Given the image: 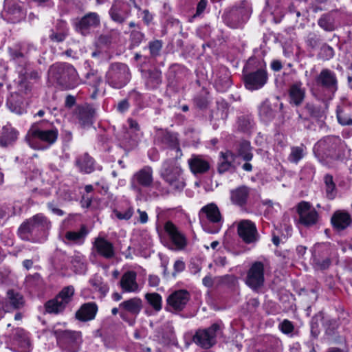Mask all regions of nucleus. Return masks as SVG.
<instances>
[{
    "mask_svg": "<svg viewBox=\"0 0 352 352\" xmlns=\"http://www.w3.org/2000/svg\"><path fill=\"white\" fill-rule=\"evenodd\" d=\"M190 170L194 174H204L210 169V164L199 155H193L188 160Z\"/></svg>",
    "mask_w": 352,
    "mask_h": 352,
    "instance_id": "obj_24",
    "label": "nucleus"
},
{
    "mask_svg": "<svg viewBox=\"0 0 352 352\" xmlns=\"http://www.w3.org/2000/svg\"><path fill=\"white\" fill-rule=\"evenodd\" d=\"M14 102H15V100H14V96H11V97L10 98H8V105L9 107V108L10 109V110L16 113H18V114H20L23 112V108L21 107V105L19 104H14Z\"/></svg>",
    "mask_w": 352,
    "mask_h": 352,
    "instance_id": "obj_49",
    "label": "nucleus"
},
{
    "mask_svg": "<svg viewBox=\"0 0 352 352\" xmlns=\"http://www.w3.org/2000/svg\"><path fill=\"white\" fill-rule=\"evenodd\" d=\"M100 17L96 12H89L84 16L77 25L78 30L85 35L91 28H96L100 24Z\"/></svg>",
    "mask_w": 352,
    "mask_h": 352,
    "instance_id": "obj_19",
    "label": "nucleus"
},
{
    "mask_svg": "<svg viewBox=\"0 0 352 352\" xmlns=\"http://www.w3.org/2000/svg\"><path fill=\"white\" fill-rule=\"evenodd\" d=\"M86 77L89 80V83L94 87H98L102 80L101 77L96 76L94 72L87 73Z\"/></svg>",
    "mask_w": 352,
    "mask_h": 352,
    "instance_id": "obj_51",
    "label": "nucleus"
},
{
    "mask_svg": "<svg viewBox=\"0 0 352 352\" xmlns=\"http://www.w3.org/2000/svg\"><path fill=\"white\" fill-rule=\"evenodd\" d=\"M27 76L25 78H21L19 82V91L21 93L27 94L31 89L30 82L27 81L29 78L30 79H37L38 78V74L36 71H32L30 73H27Z\"/></svg>",
    "mask_w": 352,
    "mask_h": 352,
    "instance_id": "obj_36",
    "label": "nucleus"
},
{
    "mask_svg": "<svg viewBox=\"0 0 352 352\" xmlns=\"http://www.w3.org/2000/svg\"><path fill=\"white\" fill-rule=\"evenodd\" d=\"M58 137L56 130H41L36 126H32L26 136L29 145L34 149H44L47 146L39 144V142L51 145L54 143Z\"/></svg>",
    "mask_w": 352,
    "mask_h": 352,
    "instance_id": "obj_3",
    "label": "nucleus"
},
{
    "mask_svg": "<svg viewBox=\"0 0 352 352\" xmlns=\"http://www.w3.org/2000/svg\"><path fill=\"white\" fill-rule=\"evenodd\" d=\"M235 155L230 151L221 153V157L218 165V171L219 173H223L228 170L234 161Z\"/></svg>",
    "mask_w": 352,
    "mask_h": 352,
    "instance_id": "obj_30",
    "label": "nucleus"
},
{
    "mask_svg": "<svg viewBox=\"0 0 352 352\" xmlns=\"http://www.w3.org/2000/svg\"><path fill=\"white\" fill-rule=\"evenodd\" d=\"M120 286L124 292L138 291V284L136 282V273L133 271H128L124 273L120 280Z\"/></svg>",
    "mask_w": 352,
    "mask_h": 352,
    "instance_id": "obj_25",
    "label": "nucleus"
},
{
    "mask_svg": "<svg viewBox=\"0 0 352 352\" xmlns=\"http://www.w3.org/2000/svg\"><path fill=\"white\" fill-rule=\"evenodd\" d=\"M260 116L264 119L268 120L274 116V111L270 104L264 102L261 104L259 111Z\"/></svg>",
    "mask_w": 352,
    "mask_h": 352,
    "instance_id": "obj_46",
    "label": "nucleus"
},
{
    "mask_svg": "<svg viewBox=\"0 0 352 352\" xmlns=\"http://www.w3.org/2000/svg\"><path fill=\"white\" fill-rule=\"evenodd\" d=\"M88 232L85 226H82L80 230L77 232L69 231L65 234V239L74 243H78L84 240Z\"/></svg>",
    "mask_w": 352,
    "mask_h": 352,
    "instance_id": "obj_34",
    "label": "nucleus"
},
{
    "mask_svg": "<svg viewBox=\"0 0 352 352\" xmlns=\"http://www.w3.org/2000/svg\"><path fill=\"white\" fill-rule=\"evenodd\" d=\"M129 104L127 100H122L118 104L117 109L120 112H124L128 109Z\"/></svg>",
    "mask_w": 352,
    "mask_h": 352,
    "instance_id": "obj_62",
    "label": "nucleus"
},
{
    "mask_svg": "<svg viewBox=\"0 0 352 352\" xmlns=\"http://www.w3.org/2000/svg\"><path fill=\"white\" fill-rule=\"evenodd\" d=\"M238 234L246 243H255L258 237L255 224L250 220H243L239 223Z\"/></svg>",
    "mask_w": 352,
    "mask_h": 352,
    "instance_id": "obj_15",
    "label": "nucleus"
},
{
    "mask_svg": "<svg viewBox=\"0 0 352 352\" xmlns=\"http://www.w3.org/2000/svg\"><path fill=\"white\" fill-rule=\"evenodd\" d=\"M324 324L327 327V332L331 334L338 327V321L336 319H327L324 321Z\"/></svg>",
    "mask_w": 352,
    "mask_h": 352,
    "instance_id": "obj_53",
    "label": "nucleus"
},
{
    "mask_svg": "<svg viewBox=\"0 0 352 352\" xmlns=\"http://www.w3.org/2000/svg\"><path fill=\"white\" fill-rule=\"evenodd\" d=\"M162 47V43L160 40H155L149 43L148 48L151 56L156 57L160 54Z\"/></svg>",
    "mask_w": 352,
    "mask_h": 352,
    "instance_id": "obj_45",
    "label": "nucleus"
},
{
    "mask_svg": "<svg viewBox=\"0 0 352 352\" xmlns=\"http://www.w3.org/2000/svg\"><path fill=\"white\" fill-rule=\"evenodd\" d=\"M199 214H206V218L212 223H217L221 221V215L217 206L213 203L204 206Z\"/></svg>",
    "mask_w": 352,
    "mask_h": 352,
    "instance_id": "obj_28",
    "label": "nucleus"
},
{
    "mask_svg": "<svg viewBox=\"0 0 352 352\" xmlns=\"http://www.w3.org/2000/svg\"><path fill=\"white\" fill-rule=\"evenodd\" d=\"M75 103H76V98L73 96L68 95L66 97V100H65V107H66L71 108L72 107H73L75 104Z\"/></svg>",
    "mask_w": 352,
    "mask_h": 352,
    "instance_id": "obj_64",
    "label": "nucleus"
},
{
    "mask_svg": "<svg viewBox=\"0 0 352 352\" xmlns=\"http://www.w3.org/2000/svg\"><path fill=\"white\" fill-rule=\"evenodd\" d=\"M305 110L310 115L311 117L314 118H321L324 115V111L321 107L314 104H306L305 106Z\"/></svg>",
    "mask_w": 352,
    "mask_h": 352,
    "instance_id": "obj_41",
    "label": "nucleus"
},
{
    "mask_svg": "<svg viewBox=\"0 0 352 352\" xmlns=\"http://www.w3.org/2000/svg\"><path fill=\"white\" fill-rule=\"evenodd\" d=\"M318 25L327 31H331L334 29V26L329 17L323 16L318 21Z\"/></svg>",
    "mask_w": 352,
    "mask_h": 352,
    "instance_id": "obj_48",
    "label": "nucleus"
},
{
    "mask_svg": "<svg viewBox=\"0 0 352 352\" xmlns=\"http://www.w3.org/2000/svg\"><path fill=\"white\" fill-rule=\"evenodd\" d=\"M195 102L197 106L201 109L205 108L208 104L206 98L203 96L197 97L195 99Z\"/></svg>",
    "mask_w": 352,
    "mask_h": 352,
    "instance_id": "obj_60",
    "label": "nucleus"
},
{
    "mask_svg": "<svg viewBox=\"0 0 352 352\" xmlns=\"http://www.w3.org/2000/svg\"><path fill=\"white\" fill-rule=\"evenodd\" d=\"M185 269V264L182 261H176L174 264V272L173 275L175 276L177 273L182 272Z\"/></svg>",
    "mask_w": 352,
    "mask_h": 352,
    "instance_id": "obj_58",
    "label": "nucleus"
},
{
    "mask_svg": "<svg viewBox=\"0 0 352 352\" xmlns=\"http://www.w3.org/2000/svg\"><path fill=\"white\" fill-rule=\"evenodd\" d=\"M130 12V6L121 0H114L109 11L111 20L118 24L124 23Z\"/></svg>",
    "mask_w": 352,
    "mask_h": 352,
    "instance_id": "obj_13",
    "label": "nucleus"
},
{
    "mask_svg": "<svg viewBox=\"0 0 352 352\" xmlns=\"http://www.w3.org/2000/svg\"><path fill=\"white\" fill-rule=\"evenodd\" d=\"M142 307V300L137 297L124 300L119 305V308L122 311H125L133 316H137Z\"/></svg>",
    "mask_w": 352,
    "mask_h": 352,
    "instance_id": "obj_23",
    "label": "nucleus"
},
{
    "mask_svg": "<svg viewBox=\"0 0 352 352\" xmlns=\"http://www.w3.org/2000/svg\"><path fill=\"white\" fill-rule=\"evenodd\" d=\"M76 166L80 168V171L85 173H89L94 169V160L87 153H85L76 159Z\"/></svg>",
    "mask_w": 352,
    "mask_h": 352,
    "instance_id": "obj_29",
    "label": "nucleus"
},
{
    "mask_svg": "<svg viewBox=\"0 0 352 352\" xmlns=\"http://www.w3.org/2000/svg\"><path fill=\"white\" fill-rule=\"evenodd\" d=\"M53 332L58 342L63 345H65L69 351L72 352L78 351V346L81 341L80 332L61 329H54Z\"/></svg>",
    "mask_w": 352,
    "mask_h": 352,
    "instance_id": "obj_8",
    "label": "nucleus"
},
{
    "mask_svg": "<svg viewBox=\"0 0 352 352\" xmlns=\"http://www.w3.org/2000/svg\"><path fill=\"white\" fill-rule=\"evenodd\" d=\"M4 9L8 14L13 16L14 20L16 21L21 20L25 16L22 8L14 0H5Z\"/></svg>",
    "mask_w": 352,
    "mask_h": 352,
    "instance_id": "obj_27",
    "label": "nucleus"
},
{
    "mask_svg": "<svg viewBox=\"0 0 352 352\" xmlns=\"http://www.w3.org/2000/svg\"><path fill=\"white\" fill-rule=\"evenodd\" d=\"M147 82L151 84L153 87H155L161 83V72L157 69L148 70Z\"/></svg>",
    "mask_w": 352,
    "mask_h": 352,
    "instance_id": "obj_42",
    "label": "nucleus"
},
{
    "mask_svg": "<svg viewBox=\"0 0 352 352\" xmlns=\"http://www.w3.org/2000/svg\"><path fill=\"white\" fill-rule=\"evenodd\" d=\"M250 144L248 141H242L239 144L238 154L245 161H250L252 159Z\"/></svg>",
    "mask_w": 352,
    "mask_h": 352,
    "instance_id": "obj_37",
    "label": "nucleus"
},
{
    "mask_svg": "<svg viewBox=\"0 0 352 352\" xmlns=\"http://www.w3.org/2000/svg\"><path fill=\"white\" fill-rule=\"evenodd\" d=\"M190 298V295L187 290H176L167 297L165 309L171 313H179L184 309Z\"/></svg>",
    "mask_w": 352,
    "mask_h": 352,
    "instance_id": "obj_6",
    "label": "nucleus"
},
{
    "mask_svg": "<svg viewBox=\"0 0 352 352\" xmlns=\"http://www.w3.org/2000/svg\"><path fill=\"white\" fill-rule=\"evenodd\" d=\"M161 176L175 190L181 191L186 185L182 170L176 161L165 162L161 171Z\"/></svg>",
    "mask_w": 352,
    "mask_h": 352,
    "instance_id": "obj_2",
    "label": "nucleus"
},
{
    "mask_svg": "<svg viewBox=\"0 0 352 352\" xmlns=\"http://www.w3.org/2000/svg\"><path fill=\"white\" fill-rule=\"evenodd\" d=\"M267 80V72L261 69L250 72L244 76L245 87L252 91L258 89L263 87Z\"/></svg>",
    "mask_w": 352,
    "mask_h": 352,
    "instance_id": "obj_14",
    "label": "nucleus"
},
{
    "mask_svg": "<svg viewBox=\"0 0 352 352\" xmlns=\"http://www.w3.org/2000/svg\"><path fill=\"white\" fill-rule=\"evenodd\" d=\"M67 35L66 32L61 33H52L50 35V38L53 41H56L57 42L63 41Z\"/></svg>",
    "mask_w": 352,
    "mask_h": 352,
    "instance_id": "obj_61",
    "label": "nucleus"
},
{
    "mask_svg": "<svg viewBox=\"0 0 352 352\" xmlns=\"http://www.w3.org/2000/svg\"><path fill=\"white\" fill-rule=\"evenodd\" d=\"M331 263V259L329 258H327L321 261H318L317 263L318 265L320 267L321 270H326L327 269Z\"/></svg>",
    "mask_w": 352,
    "mask_h": 352,
    "instance_id": "obj_63",
    "label": "nucleus"
},
{
    "mask_svg": "<svg viewBox=\"0 0 352 352\" xmlns=\"http://www.w3.org/2000/svg\"><path fill=\"white\" fill-rule=\"evenodd\" d=\"M239 127L243 131H248L251 126V120L244 117L240 118L239 120Z\"/></svg>",
    "mask_w": 352,
    "mask_h": 352,
    "instance_id": "obj_57",
    "label": "nucleus"
},
{
    "mask_svg": "<svg viewBox=\"0 0 352 352\" xmlns=\"http://www.w3.org/2000/svg\"><path fill=\"white\" fill-rule=\"evenodd\" d=\"M50 222L43 215L38 214L24 222L19 228V231L21 232L28 233L32 232L36 228H47Z\"/></svg>",
    "mask_w": 352,
    "mask_h": 352,
    "instance_id": "obj_17",
    "label": "nucleus"
},
{
    "mask_svg": "<svg viewBox=\"0 0 352 352\" xmlns=\"http://www.w3.org/2000/svg\"><path fill=\"white\" fill-rule=\"evenodd\" d=\"M14 338L24 352L30 351L31 343L23 329H16Z\"/></svg>",
    "mask_w": 352,
    "mask_h": 352,
    "instance_id": "obj_33",
    "label": "nucleus"
},
{
    "mask_svg": "<svg viewBox=\"0 0 352 352\" xmlns=\"http://www.w3.org/2000/svg\"><path fill=\"white\" fill-rule=\"evenodd\" d=\"M321 55L324 59H329L333 56V50L330 46L324 45L321 48Z\"/></svg>",
    "mask_w": 352,
    "mask_h": 352,
    "instance_id": "obj_55",
    "label": "nucleus"
},
{
    "mask_svg": "<svg viewBox=\"0 0 352 352\" xmlns=\"http://www.w3.org/2000/svg\"><path fill=\"white\" fill-rule=\"evenodd\" d=\"M304 157V148L302 146H294L291 148V153L288 160L293 163H298Z\"/></svg>",
    "mask_w": 352,
    "mask_h": 352,
    "instance_id": "obj_43",
    "label": "nucleus"
},
{
    "mask_svg": "<svg viewBox=\"0 0 352 352\" xmlns=\"http://www.w3.org/2000/svg\"><path fill=\"white\" fill-rule=\"evenodd\" d=\"M97 310L98 307L95 303H85L76 312V316L81 321L91 320L95 318Z\"/></svg>",
    "mask_w": 352,
    "mask_h": 352,
    "instance_id": "obj_26",
    "label": "nucleus"
},
{
    "mask_svg": "<svg viewBox=\"0 0 352 352\" xmlns=\"http://www.w3.org/2000/svg\"><path fill=\"white\" fill-rule=\"evenodd\" d=\"M21 46H16L15 47H10L9 52L13 59H18L23 57V54L20 52Z\"/></svg>",
    "mask_w": 352,
    "mask_h": 352,
    "instance_id": "obj_56",
    "label": "nucleus"
},
{
    "mask_svg": "<svg viewBox=\"0 0 352 352\" xmlns=\"http://www.w3.org/2000/svg\"><path fill=\"white\" fill-rule=\"evenodd\" d=\"M48 78L64 89L75 87L78 81L76 69L67 63H56L52 65L48 71Z\"/></svg>",
    "mask_w": 352,
    "mask_h": 352,
    "instance_id": "obj_1",
    "label": "nucleus"
},
{
    "mask_svg": "<svg viewBox=\"0 0 352 352\" xmlns=\"http://www.w3.org/2000/svg\"><path fill=\"white\" fill-rule=\"evenodd\" d=\"M144 34L139 31L133 30L131 33V45H138L142 41Z\"/></svg>",
    "mask_w": 352,
    "mask_h": 352,
    "instance_id": "obj_50",
    "label": "nucleus"
},
{
    "mask_svg": "<svg viewBox=\"0 0 352 352\" xmlns=\"http://www.w3.org/2000/svg\"><path fill=\"white\" fill-rule=\"evenodd\" d=\"M17 137L16 132L10 126H4L0 135V144L7 146L14 142Z\"/></svg>",
    "mask_w": 352,
    "mask_h": 352,
    "instance_id": "obj_32",
    "label": "nucleus"
},
{
    "mask_svg": "<svg viewBox=\"0 0 352 352\" xmlns=\"http://www.w3.org/2000/svg\"><path fill=\"white\" fill-rule=\"evenodd\" d=\"M7 294L9 302L13 308L19 309L23 306L24 300L21 294L12 289L8 290Z\"/></svg>",
    "mask_w": 352,
    "mask_h": 352,
    "instance_id": "obj_35",
    "label": "nucleus"
},
{
    "mask_svg": "<svg viewBox=\"0 0 352 352\" xmlns=\"http://www.w3.org/2000/svg\"><path fill=\"white\" fill-rule=\"evenodd\" d=\"M337 118L342 125H352V119L340 109L337 111Z\"/></svg>",
    "mask_w": 352,
    "mask_h": 352,
    "instance_id": "obj_47",
    "label": "nucleus"
},
{
    "mask_svg": "<svg viewBox=\"0 0 352 352\" xmlns=\"http://www.w3.org/2000/svg\"><path fill=\"white\" fill-rule=\"evenodd\" d=\"M264 280V265L256 261L248 272L245 283L253 290H256L263 285Z\"/></svg>",
    "mask_w": 352,
    "mask_h": 352,
    "instance_id": "obj_9",
    "label": "nucleus"
},
{
    "mask_svg": "<svg viewBox=\"0 0 352 352\" xmlns=\"http://www.w3.org/2000/svg\"><path fill=\"white\" fill-rule=\"evenodd\" d=\"M331 223L337 230H343L352 223L351 215L344 211H336L331 217Z\"/></svg>",
    "mask_w": 352,
    "mask_h": 352,
    "instance_id": "obj_20",
    "label": "nucleus"
},
{
    "mask_svg": "<svg viewBox=\"0 0 352 352\" xmlns=\"http://www.w3.org/2000/svg\"><path fill=\"white\" fill-rule=\"evenodd\" d=\"M220 327L213 324L208 329L198 330L193 336V341L204 349H210L216 343V337Z\"/></svg>",
    "mask_w": 352,
    "mask_h": 352,
    "instance_id": "obj_7",
    "label": "nucleus"
},
{
    "mask_svg": "<svg viewBox=\"0 0 352 352\" xmlns=\"http://www.w3.org/2000/svg\"><path fill=\"white\" fill-rule=\"evenodd\" d=\"M164 229L170 238L172 242L179 249L184 248L186 245V239L184 235L178 231L177 227L171 221H167L165 223Z\"/></svg>",
    "mask_w": 352,
    "mask_h": 352,
    "instance_id": "obj_22",
    "label": "nucleus"
},
{
    "mask_svg": "<svg viewBox=\"0 0 352 352\" xmlns=\"http://www.w3.org/2000/svg\"><path fill=\"white\" fill-rule=\"evenodd\" d=\"M74 294V288L72 286L64 287L55 298L45 303L46 311L54 314L61 312L72 300Z\"/></svg>",
    "mask_w": 352,
    "mask_h": 352,
    "instance_id": "obj_5",
    "label": "nucleus"
},
{
    "mask_svg": "<svg viewBox=\"0 0 352 352\" xmlns=\"http://www.w3.org/2000/svg\"><path fill=\"white\" fill-rule=\"evenodd\" d=\"M297 212L299 215V222L305 226H311L318 221V212L308 202L299 203L297 206Z\"/></svg>",
    "mask_w": 352,
    "mask_h": 352,
    "instance_id": "obj_11",
    "label": "nucleus"
},
{
    "mask_svg": "<svg viewBox=\"0 0 352 352\" xmlns=\"http://www.w3.org/2000/svg\"><path fill=\"white\" fill-rule=\"evenodd\" d=\"M157 135L160 137L162 142L168 146H175L177 145V138L170 132L159 130Z\"/></svg>",
    "mask_w": 352,
    "mask_h": 352,
    "instance_id": "obj_40",
    "label": "nucleus"
},
{
    "mask_svg": "<svg viewBox=\"0 0 352 352\" xmlns=\"http://www.w3.org/2000/svg\"><path fill=\"white\" fill-rule=\"evenodd\" d=\"M280 329L284 333H289L294 330V325L288 320H284L279 325Z\"/></svg>",
    "mask_w": 352,
    "mask_h": 352,
    "instance_id": "obj_52",
    "label": "nucleus"
},
{
    "mask_svg": "<svg viewBox=\"0 0 352 352\" xmlns=\"http://www.w3.org/2000/svg\"><path fill=\"white\" fill-rule=\"evenodd\" d=\"M114 213H115L116 216L119 219L128 220L133 215V210L131 208H128L127 210H126L123 212H120V211L115 210Z\"/></svg>",
    "mask_w": 352,
    "mask_h": 352,
    "instance_id": "obj_54",
    "label": "nucleus"
},
{
    "mask_svg": "<svg viewBox=\"0 0 352 352\" xmlns=\"http://www.w3.org/2000/svg\"><path fill=\"white\" fill-rule=\"evenodd\" d=\"M249 191L245 186L239 187L231 192V201L239 206L245 204Z\"/></svg>",
    "mask_w": 352,
    "mask_h": 352,
    "instance_id": "obj_31",
    "label": "nucleus"
},
{
    "mask_svg": "<svg viewBox=\"0 0 352 352\" xmlns=\"http://www.w3.org/2000/svg\"><path fill=\"white\" fill-rule=\"evenodd\" d=\"M317 85L322 87L331 94L338 90V80L335 73L330 69H323L316 76Z\"/></svg>",
    "mask_w": 352,
    "mask_h": 352,
    "instance_id": "obj_12",
    "label": "nucleus"
},
{
    "mask_svg": "<svg viewBox=\"0 0 352 352\" xmlns=\"http://www.w3.org/2000/svg\"><path fill=\"white\" fill-rule=\"evenodd\" d=\"M331 144H334L335 146H337L338 144H341V140L339 139L338 138L327 137V138H324V140L319 141L318 142V148H323L326 145H329ZM331 148L332 150H334V149H336V146H333V145H331Z\"/></svg>",
    "mask_w": 352,
    "mask_h": 352,
    "instance_id": "obj_44",
    "label": "nucleus"
},
{
    "mask_svg": "<svg viewBox=\"0 0 352 352\" xmlns=\"http://www.w3.org/2000/svg\"><path fill=\"white\" fill-rule=\"evenodd\" d=\"M153 182V170L150 166H145L136 172L131 178V188L140 192V186L149 188Z\"/></svg>",
    "mask_w": 352,
    "mask_h": 352,
    "instance_id": "obj_10",
    "label": "nucleus"
},
{
    "mask_svg": "<svg viewBox=\"0 0 352 352\" xmlns=\"http://www.w3.org/2000/svg\"><path fill=\"white\" fill-rule=\"evenodd\" d=\"M146 299L148 303L153 307V309L158 311L162 309V297L157 293H148L145 296Z\"/></svg>",
    "mask_w": 352,
    "mask_h": 352,
    "instance_id": "obj_39",
    "label": "nucleus"
},
{
    "mask_svg": "<svg viewBox=\"0 0 352 352\" xmlns=\"http://www.w3.org/2000/svg\"><path fill=\"white\" fill-rule=\"evenodd\" d=\"M289 102L296 106H300L305 98V89L302 83L298 81L292 84L289 89Z\"/></svg>",
    "mask_w": 352,
    "mask_h": 352,
    "instance_id": "obj_21",
    "label": "nucleus"
},
{
    "mask_svg": "<svg viewBox=\"0 0 352 352\" xmlns=\"http://www.w3.org/2000/svg\"><path fill=\"white\" fill-rule=\"evenodd\" d=\"M74 115L78 118L81 126L87 127L93 123L95 110L89 105L78 106L74 111Z\"/></svg>",
    "mask_w": 352,
    "mask_h": 352,
    "instance_id": "obj_16",
    "label": "nucleus"
},
{
    "mask_svg": "<svg viewBox=\"0 0 352 352\" xmlns=\"http://www.w3.org/2000/svg\"><path fill=\"white\" fill-rule=\"evenodd\" d=\"M324 182L325 184L327 197L332 199L336 195V184L333 182V177L330 175H326L324 177Z\"/></svg>",
    "mask_w": 352,
    "mask_h": 352,
    "instance_id": "obj_38",
    "label": "nucleus"
},
{
    "mask_svg": "<svg viewBox=\"0 0 352 352\" xmlns=\"http://www.w3.org/2000/svg\"><path fill=\"white\" fill-rule=\"evenodd\" d=\"M97 252L105 258H112L116 255L113 245L102 237H97L94 243Z\"/></svg>",
    "mask_w": 352,
    "mask_h": 352,
    "instance_id": "obj_18",
    "label": "nucleus"
},
{
    "mask_svg": "<svg viewBox=\"0 0 352 352\" xmlns=\"http://www.w3.org/2000/svg\"><path fill=\"white\" fill-rule=\"evenodd\" d=\"M207 5V0H201L197 6L196 14L194 16L200 15L206 9Z\"/></svg>",
    "mask_w": 352,
    "mask_h": 352,
    "instance_id": "obj_59",
    "label": "nucleus"
},
{
    "mask_svg": "<svg viewBox=\"0 0 352 352\" xmlns=\"http://www.w3.org/2000/svg\"><path fill=\"white\" fill-rule=\"evenodd\" d=\"M131 73L126 65L113 63L106 74L107 82L114 89H121L130 81Z\"/></svg>",
    "mask_w": 352,
    "mask_h": 352,
    "instance_id": "obj_4",
    "label": "nucleus"
}]
</instances>
